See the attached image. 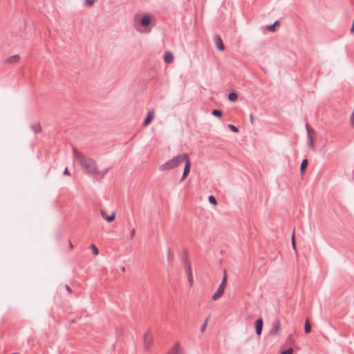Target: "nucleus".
<instances>
[{
  "label": "nucleus",
  "instance_id": "1",
  "mask_svg": "<svg viewBox=\"0 0 354 354\" xmlns=\"http://www.w3.org/2000/svg\"><path fill=\"white\" fill-rule=\"evenodd\" d=\"M73 153L74 158L88 174H100V171L97 169V163L95 160L85 156L75 147H73Z\"/></svg>",
  "mask_w": 354,
  "mask_h": 354
},
{
  "label": "nucleus",
  "instance_id": "2",
  "mask_svg": "<svg viewBox=\"0 0 354 354\" xmlns=\"http://www.w3.org/2000/svg\"><path fill=\"white\" fill-rule=\"evenodd\" d=\"M186 158V153L178 155L165 163L160 166L159 169L160 171L169 170L173 168L177 167L180 164L184 162V159Z\"/></svg>",
  "mask_w": 354,
  "mask_h": 354
},
{
  "label": "nucleus",
  "instance_id": "3",
  "mask_svg": "<svg viewBox=\"0 0 354 354\" xmlns=\"http://www.w3.org/2000/svg\"><path fill=\"white\" fill-rule=\"evenodd\" d=\"M227 277L226 271L224 270L222 281H221L217 291L212 297L213 300H217L222 296V295L223 294L224 290H225V287L227 284Z\"/></svg>",
  "mask_w": 354,
  "mask_h": 354
},
{
  "label": "nucleus",
  "instance_id": "4",
  "mask_svg": "<svg viewBox=\"0 0 354 354\" xmlns=\"http://www.w3.org/2000/svg\"><path fill=\"white\" fill-rule=\"evenodd\" d=\"M281 330V323L278 319H276L273 321L272 324L271 329L270 330V335L272 336L279 335Z\"/></svg>",
  "mask_w": 354,
  "mask_h": 354
},
{
  "label": "nucleus",
  "instance_id": "5",
  "mask_svg": "<svg viewBox=\"0 0 354 354\" xmlns=\"http://www.w3.org/2000/svg\"><path fill=\"white\" fill-rule=\"evenodd\" d=\"M184 162H185L184 170L182 176V179H185L189 174L190 172V168H191V162L189 160V154L186 153V158L184 159Z\"/></svg>",
  "mask_w": 354,
  "mask_h": 354
},
{
  "label": "nucleus",
  "instance_id": "6",
  "mask_svg": "<svg viewBox=\"0 0 354 354\" xmlns=\"http://www.w3.org/2000/svg\"><path fill=\"white\" fill-rule=\"evenodd\" d=\"M263 326V321L262 318H259L255 322V330L257 335H260L262 333Z\"/></svg>",
  "mask_w": 354,
  "mask_h": 354
},
{
  "label": "nucleus",
  "instance_id": "7",
  "mask_svg": "<svg viewBox=\"0 0 354 354\" xmlns=\"http://www.w3.org/2000/svg\"><path fill=\"white\" fill-rule=\"evenodd\" d=\"M214 41L215 42V44H216L217 48L219 50H223L225 49V45L223 44L222 39L219 35H214Z\"/></svg>",
  "mask_w": 354,
  "mask_h": 354
},
{
  "label": "nucleus",
  "instance_id": "8",
  "mask_svg": "<svg viewBox=\"0 0 354 354\" xmlns=\"http://www.w3.org/2000/svg\"><path fill=\"white\" fill-rule=\"evenodd\" d=\"M30 129L37 135L41 131V126L39 122H34L30 124Z\"/></svg>",
  "mask_w": 354,
  "mask_h": 354
},
{
  "label": "nucleus",
  "instance_id": "9",
  "mask_svg": "<svg viewBox=\"0 0 354 354\" xmlns=\"http://www.w3.org/2000/svg\"><path fill=\"white\" fill-rule=\"evenodd\" d=\"M151 17L149 15H145L140 19V25L143 27H147L151 24Z\"/></svg>",
  "mask_w": 354,
  "mask_h": 354
},
{
  "label": "nucleus",
  "instance_id": "10",
  "mask_svg": "<svg viewBox=\"0 0 354 354\" xmlns=\"http://www.w3.org/2000/svg\"><path fill=\"white\" fill-rule=\"evenodd\" d=\"M153 340L152 337L149 335V332H147L144 335V348L147 350L150 346V344Z\"/></svg>",
  "mask_w": 354,
  "mask_h": 354
},
{
  "label": "nucleus",
  "instance_id": "11",
  "mask_svg": "<svg viewBox=\"0 0 354 354\" xmlns=\"http://www.w3.org/2000/svg\"><path fill=\"white\" fill-rule=\"evenodd\" d=\"M153 118H154V112H153V111H149L147 113V117L145 119L142 125L144 127L148 126L151 122V121L153 119Z\"/></svg>",
  "mask_w": 354,
  "mask_h": 354
},
{
  "label": "nucleus",
  "instance_id": "12",
  "mask_svg": "<svg viewBox=\"0 0 354 354\" xmlns=\"http://www.w3.org/2000/svg\"><path fill=\"white\" fill-rule=\"evenodd\" d=\"M100 213H101L102 218L109 223H111L115 220V214L113 212L111 213V214L110 216L106 215V212L102 209L101 210Z\"/></svg>",
  "mask_w": 354,
  "mask_h": 354
},
{
  "label": "nucleus",
  "instance_id": "13",
  "mask_svg": "<svg viewBox=\"0 0 354 354\" xmlns=\"http://www.w3.org/2000/svg\"><path fill=\"white\" fill-rule=\"evenodd\" d=\"M167 354H183L180 344L177 342L167 353Z\"/></svg>",
  "mask_w": 354,
  "mask_h": 354
},
{
  "label": "nucleus",
  "instance_id": "14",
  "mask_svg": "<svg viewBox=\"0 0 354 354\" xmlns=\"http://www.w3.org/2000/svg\"><path fill=\"white\" fill-rule=\"evenodd\" d=\"M183 263H184V266H185V270L186 274L188 275L189 274H192L191 263L188 261L187 258L186 257H185L183 258Z\"/></svg>",
  "mask_w": 354,
  "mask_h": 354
},
{
  "label": "nucleus",
  "instance_id": "15",
  "mask_svg": "<svg viewBox=\"0 0 354 354\" xmlns=\"http://www.w3.org/2000/svg\"><path fill=\"white\" fill-rule=\"evenodd\" d=\"M164 60L165 62L167 64H170L171 62H172L174 60V55L172 54V53L167 52L165 54Z\"/></svg>",
  "mask_w": 354,
  "mask_h": 354
},
{
  "label": "nucleus",
  "instance_id": "16",
  "mask_svg": "<svg viewBox=\"0 0 354 354\" xmlns=\"http://www.w3.org/2000/svg\"><path fill=\"white\" fill-rule=\"evenodd\" d=\"M20 59V56L19 55H15L12 56H10L6 59V62L8 63H13L19 62Z\"/></svg>",
  "mask_w": 354,
  "mask_h": 354
},
{
  "label": "nucleus",
  "instance_id": "17",
  "mask_svg": "<svg viewBox=\"0 0 354 354\" xmlns=\"http://www.w3.org/2000/svg\"><path fill=\"white\" fill-rule=\"evenodd\" d=\"M308 165V161L307 159H304L301 163V165H300V171L301 174H303L304 172V171L306 170L307 166Z\"/></svg>",
  "mask_w": 354,
  "mask_h": 354
},
{
  "label": "nucleus",
  "instance_id": "18",
  "mask_svg": "<svg viewBox=\"0 0 354 354\" xmlns=\"http://www.w3.org/2000/svg\"><path fill=\"white\" fill-rule=\"evenodd\" d=\"M238 99V95L235 92H231L228 94V100L230 102H235Z\"/></svg>",
  "mask_w": 354,
  "mask_h": 354
},
{
  "label": "nucleus",
  "instance_id": "19",
  "mask_svg": "<svg viewBox=\"0 0 354 354\" xmlns=\"http://www.w3.org/2000/svg\"><path fill=\"white\" fill-rule=\"evenodd\" d=\"M310 331H311V325H310V322L307 319V320H306L305 324H304V332L308 334Z\"/></svg>",
  "mask_w": 354,
  "mask_h": 354
},
{
  "label": "nucleus",
  "instance_id": "20",
  "mask_svg": "<svg viewBox=\"0 0 354 354\" xmlns=\"http://www.w3.org/2000/svg\"><path fill=\"white\" fill-rule=\"evenodd\" d=\"M212 113L213 115L218 118H221L223 115V112L220 109H214Z\"/></svg>",
  "mask_w": 354,
  "mask_h": 354
},
{
  "label": "nucleus",
  "instance_id": "21",
  "mask_svg": "<svg viewBox=\"0 0 354 354\" xmlns=\"http://www.w3.org/2000/svg\"><path fill=\"white\" fill-rule=\"evenodd\" d=\"M279 24V21H276L274 24L267 26V29L271 32L275 31V27Z\"/></svg>",
  "mask_w": 354,
  "mask_h": 354
},
{
  "label": "nucleus",
  "instance_id": "22",
  "mask_svg": "<svg viewBox=\"0 0 354 354\" xmlns=\"http://www.w3.org/2000/svg\"><path fill=\"white\" fill-rule=\"evenodd\" d=\"M209 317H210V315H208V316L206 317V319H205V320L204 323H203V325L201 326V331L202 333H203V332L205 330Z\"/></svg>",
  "mask_w": 354,
  "mask_h": 354
},
{
  "label": "nucleus",
  "instance_id": "23",
  "mask_svg": "<svg viewBox=\"0 0 354 354\" xmlns=\"http://www.w3.org/2000/svg\"><path fill=\"white\" fill-rule=\"evenodd\" d=\"M208 200L212 205H216L217 204L216 198L213 195H210L208 197Z\"/></svg>",
  "mask_w": 354,
  "mask_h": 354
},
{
  "label": "nucleus",
  "instance_id": "24",
  "mask_svg": "<svg viewBox=\"0 0 354 354\" xmlns=\"http://www.w3.org/2000/svg\"><path fill=\"white\" fill-rule=\"evenodd\" d=\"M309 142H310V147L311 149L314 148V140L310 133H309V136H308Z\"/></svg>",
  "mask_w": 354,
  "mask_h": 354
},
{
  "label": "nucleus",
  "instance_id": "25",
  "mask_svg": "<svg viewBox=\"0 0 354 354\" xmlns=\"http://www.w3.org/2000/svg\"><path fill=\"white\" fill-rule=\"evenodd\" d=\"M91 248L95 255H97L99 254L98 249L94 244L91 245Z\"/></svg>",
  "mask_w": 354,
  "mask_h": 354
},
{
  "label": "nucleus",
  "instance_id": "26",
  "mask_svg": "<svg viewBox=\"0 0 354 354\" xmlns=\"http://www.w3.org/2000/svg\"><path fill=\"white\" fill-rule=\"evenodd\" d=\"M228 127L234 133L239 132V129L233 124H228Z\"/></svg>",
  "mask_w": 354,
  "mask_h": 354
},
{
  "label": "nucleus",
  "instance_id": "27",
  "mask_svg": "<svg viewBox=\"0 0 354 354\" xmlns=\"http://www.w3.org/2000/svg\"><path fill=\"white\" fill-rule=\"evenodd\" d=\"M291 241H292V248L295 250H296V242H295V232H293L292 234Z\"/></svg>",
  "mask_w": 354,
  "mask_h": 354
},
{
  "label": "nucleus",
  "instance_id": "28",
  "mask_svg": "<svg viewBox=\"0 0 354 354\" xmlns=\"http://www.w3.org/2000/svg\"><path fill=\"white\" fill-rule=\"evenodd\" d=\"M293 353V348H289L281 352V354H292Z\"/></svg>",
  "mask_w": 354,
  "mask_h": 354
},
{
  "label": "nucleus",
  "instance_id": "29",
  "mask_svg": "<svg viewBox=\"0 0 354 354\" xmlns=\"http://www.w3.org/2000/svg\"><path fill=\"white\" fill-rule=\"evenodd\" d=\"M187 279H188V281H189V286H192V283H193V275L192 274H189L188 275H187Z\"/></svg>",
  "mask_w": 354,
  "mask_h": 354
},
{
  "label": "nucleus",
  "instance_id": "30",
  "mask_svg": "<svg viewBox=\"0 0 354 354\" xmlns=\"http://www.w3.org/2000/svg\"><path fill=\"white\" fill-rule=\"evenodd\" d=\"M96 1L97 0H85V3L86 5L91 6L96 2Z\"/></svg>",
  "mask_w": 354,
  "mask_h": 354
},
{
  "label": "nucleus",
  "instance_id": "31",
  "mask_svg": "<svg viewBox=\"0 0 354 354\" xmlns=\"http://www.w3.org/2000/svg\"><path fill=\"white\" fill-rule=\"evenodd\" d=\"M109 169L107 168L105 170L102 171H100V174L99 175L101 176L102 178H103L106 174L107 172L109 171Z\"/></svg>",
  "mask_w": 354,
  "mask_h": 354
},
{
  "label": "nucleus",
  "instance_id": "32",
  "mask_svg": "<svg viewBox=\"0 0 354 354\" xmlns=\"http://www.w3.org/2000/svg\"><path fill=\"white\" fill-rule=\"evenodd\" d=\"M306 129L308 133V136H309V133H310V128L308 123L306 124Z\"/></svg>",
  "mask_w": 354,
  "mask_h": 354
},
{
  "label": "nucleus",
  "instance_id": "33",
  "mask_svg": "<svg viewBox=\"0 0 354 354\" xmlns=\"http://www.w3.org/2000/svg\"><path fill=\"white\" fill-rule=\"evenodd\" d=\"M250 122L252 124H254V115L252 113H251L250 115Z\"/></svg>",
  "mask_w": 354,
  "mask_h": 354
},
{
  "label": "nucleus",
  "instance_id": "34",
  "mask_svg": "<svg viewBox=\"0 0 354 354\" xmlns=\"http://www.w3.org/2000/svg\"><path fill=\"white\" fill-rule=\"evenodd\" d=\"M65 288H66V290L68 291V292L71 293V288H70V286L68 285H66L65 286Z\"/></svg>",
  "mask_w": 354,
  "mask_h": 354
},
{
  "label": "nucleus",
  "instance_id": "35",
  "mask_svg": "<svg viewBox=\"0 0 354 354\" xmlns=\"http://www.w3.org/2000/svg\"><path fill=\"white\" fill-rule=\"evenodd\" d=\"M64 175H69V171H68L67 167L65 168V169L64 171Z\"/></svg>",
  "mask_w": 354,
  "mask_h": 354
},
{
  "label": "nucleus",
  "instance_id": "36",
  "mask_svg": "<svg viewBox=\"0 0 354 354\" xmlns=\"http://www.w3.org/2000/svg\"><path fill=\"white\" fill-rule=\"evenodd\" d=\"M350 31H351V34H354V20H353V26H352Z\"/></svg>",
  "mask_w": 354,
  "mask_h": 354
},
{
  "label": "nucleus",
  "instance_id": "37",
  "mask_svg": "<svg viewBox=\"0 0 354 354\" xmlns=\"http://www.w3.org/2000/svg\"><path fill=\"white\" fill-rule=\"evenodd\" d=\"M135 234V229H132L131 231V236L132 237Z\"/></svg>",
  "mask_w": 354,
  "mask_h": 354
},
{
  "label": "nucleus",
  "instance_id": "38",
  "mask_svg": "<svg viewBox=\"0 0 354 354\" xmlns=\"http://www.w3.org/2000/svg\"><path fill=\"white\" fill-rule=\"evenodd\" d=\"M69 244H70V248H73V244L71 243V242H69Z\"/></svg>",
  "mask_w": 354,
  "mask_h": 354
},
{
  "label": "nucleus",
  "instance_id": "39",
  "mask_svg": "<svg viewBox=\"0 0 354 354\" xmlns=\"http://www.w3.org/2000/svg\"><path fill=\"white\" fill-rule=\"evenodd\" d=\"M170 257V250L169 251V253H168V257Z\"/></svg>",
  "mask_w": 354,
  "mask_h": 354
},
{
  "label": "nucleus",
  "instance_id": "40",
  "mask_svg": "<svg viewBox=\"0 0 354 354\" xmlns=\"http://www.w3.org/2000/svg\"><path fill=\"white\" fill-rule=\"evenodd\" d=\"M12 354H19V353H12Z\"/></svg>",
  "mask_w": 354,
  "mask_h": 354
}]
</instances>
